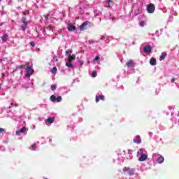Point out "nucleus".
I'll return each mask as SVG.
<instances>
[{
	"label": "nucleus",
	"mask_w": 179,
	"mask_h": 179,
	"mask_svg": "<svg viewBox=\"0 0 179 179\" xmlns=\"http://www.w3.org/2000/svg\"><path fill=\"white\" fill-rule=\"evenodd\" d=\"M34 73V70H33V69L31 68V66H27V73L25 76L27 78H30V76H31V74Z\"/></svg>",
	"instance_id": "nucleus-1"
},
{
	"label": "nucleus",
	"mask_w": 179,
	"mask_h": 179,
	"mask_svg": "<svg viewBox=\"0 0 179 179\" xmlns=\"http://www.w3.org/2000/svg\"><path fill=\"white\" fill-rule=\"evenodd\" d=\"M89 24H90V22L89 21H86L84 22L80 27L79 29L81 31H83V30H86V29H87V26H89Z\"/></svg>",
	"instance_id": "nucleus-2"
},
{
	"label": "nucleus",
	"mask_w": 179,
	"mask_h": 179,
	"mask_svg": "<svg viewBox=\"0 0 179 179\" xmlns=\"http://www.w3.org/2000/svg\"><path fill=\"white\" fill-rule=\"evenodd\" d=\"M155 9H156V8L155 7V4L150 3L148 6L147 11L148 13H153V12H155Z\"/></svg>",
	"instance_id": "nucleus-3"
},
{
	"label": "nucleus",
	"mask_w": 179,
	"mask_h": 179,
	"mask_svg": "<svg viewBox=\"0 0 179 179\" xmlns=\"http://www.w3.org/2000/svg\"><path fill=\"white\" fill-rule=\"evenodd\" d=\"M22 22L23 23L22 29L23 31H26V29H27V20L25 17H22Z\"/></svg>",
	"instance_id": "nucleus-4"
},
{
	"label": "nucleus",
	"mask_w": 179,
	"mask_h": 179,
	"mask_svg": "<svg viewBox=\"0 0 179 179\" xmlns=\"http://www.w3.org/2000/svg\"><path fill=\"white\" fill-rule=\"evenodd\" d=\"M67 29L69 30V31H73L76 30V27L73 26V24H72V23L68 22Z\"/></svg>",
	"instance_id": "nucleus-5"
},
{
	"label": "nucleus",
	"mask_w": 179,
	"mask_h": 179,
	"mask_svg": "<svg viewBox=\"0 0 179 179\" xmlns=\"http://www.w3.org/2000/svg\"><path fill=\"white\" fill-rule=\"evenodd\" d=\"M144 52L145 54H150L152 52V46L150 45H146L144 47Z\"/></svg>",
	"instance_id": "nucleus-6"
},
{
	"label": "nucleus",
	"mask_w": 179,
	"mask_h": 179,
	"mask_svg": "<svg viewBox=\"0 0 179 179\" xmlns=\"http://www.w3.org/2000/svg\"><path fill=\"white\" fill-rule=\"evenodd\" d=\"M126 66L127 68H132L135 66V62H134V60H129L128 62L126 63Z\"/></svg>",
	"instance_id": "nucleus-7"
},
{
	"label": "nucleus",
	"mask_w": 179,
	"mask_h": 179,
	"mask_svg": "<svg viewBox=\"0 0 179 179\" xmlns=\"http://www.w3.org/2000/svg\"><path fill=\"white\" fill-rule=\"evenodd\" d=\"M148 159V155L143 154L142 155H140V157L138 158V162H145Z\"/></svg>",
	"instance_id": "nucleus-8"
},
{
	"label": "nucleus",
	"mask_w": 179,
	"mask_h": 179,
	"mask_svg": "<svg viewBox=\"0 0 179 179\" xmlns=\"http://www.w3.org/2000/svg\"><path fill=\"white\" fill-rule=\"evenodd\" d=\"M26 127H23L20 131H16V135H17V136H20V134L26 132Z\"/></svg>",
	"instance_id": "nucleus-9"
},
{
	"label": "nucleus",
	"mask_w": 179,
	"mask_h": 179,
	"mask_svg": "<svg viewBox=\"0 0 179 179\" xmlns=\"http://www.w3.org/2000/svg\"><path fill=\"white\" fill-rule=\"evenodd\" d=\"M100 100H102V101H104V96L101 95V96H96L95 99L96 103H99Z\"/></svg>",
	"instance_id": "nucleus-10"
},
{
	"label": "nucleus",
	"mask_w": 179,
	"mask_h": 179,
	"mask_svg": "<svg viewBox=\"0 0 179 179\" xmlns=\"http://www.w3.org/2000/svg\"><path fill=\"white\" fill-rule=\"evenodd\" d=\"M9 37L8 36V34H4L3 35V36L1 37V40L3 41V43H6V41H8Z\"/></svg>",
	"instance_id": "nucleus-11"
},
{
	"label": "nucleus",
	"mask_w": 179,
	"mask_h": 179,
	"mask_svg": "<svg viewBox=\"0 0 179 179\" xmlns=\"http://www.w3.org/2000/svg\"><path fill=\"white\" fill-rule=\"evenodd\" d=\"M166 57H167V53L166 52H162L160 57H159V61H163L166 59Z\"/></svg>",
	"instance_id": "nucleus-12"
},
{
	"label": "nucleus",
	"mask_w": 179,
	"mask_h": 179,
	"mask_svg": "<svg viewBox=\"0 0 179 179\" xmlns=\"http://www.w3.org/2000/svg\"><path fill=\"white\" fill-rule=\"evenodd\" d=\"M55 117H49L47 119V122H48V124H52L55 121Z\"/></svg>",
	"instance_id": "nucleus-13"
},
{
	"label": "nucleus",
	"mask_w": 179,
	"mask_h": 179,
	"mask_svg": "<svg viewBox=\"0 0 179 179\" xmlns=\"http://www.w3.org/2000/svg\"><path fill=\"white\" fill-rule=\"evenodd\" d=\"M150 65L155 66L156 65V59L152 57L150 61Z\"/></svg>",
	"instance_id": "nucleus-14"
},
{
	"label": "nucleus",
	"mask_w": 179,
	"mask_h": 179,
	"mask_svg": "<svg viewBox=\"0 0 179 179\" xmlns=\"http://www.w3.org/2000/svg\"><path fill=\"white\" fill-rule=\"evenodd\" d=\"M54 29H55L54 27L50 25V26L47 27L44 29V31H45V30H49L50 31H52L54 30Z\"/></svg>",
	"instance_id": "nucleus-15"
},
{
	"label": "nucleus",
	"mask_w": 179,
	"mask_h": 179,
	"mask_svg": "<svg viewBox=\"0 0 179 179\" xmlns=\"http://www.w3.org/2000/svg\"><path fill=\"white\" fill-rule=\"evenodd\" d=\"M76 58V55H70V56H69V61L72 62V61L75 60Z\"/></svg>",
	"instance_id": "nucleus-16"
},
{
	"label": "nucleus",
	"mask_w": 179,
	"mask_h": 179,
	"mask_svg": "<svg viewBox=\"0 0 179 179\" xmlns=\"http://www.w3.org/2000/svg\"><path fill=\"white\" fill-rule=\"evenodd\" d=\"M110 3H113V1L111 0H108L106 1V5L105 6L106 8H110L111 5Z\"/></svg>",
	"instance_id": "nucleus-17"
},
{
	"label": "nucleus",
	"mask_w": 179,
	"mask_h": 179,
	"mask_svg": "<svg viewBox=\"0 0 179 179\" xmlns=\"http://www.w3.org/2000/svg\"><path fill=\"white\" fill-rule=\"evenodd\" d=\"M142 155H143V149L141 148L138 150L137 152V156H141Z\"/></svg>",
	"instance_id": "nucleus-18"
},
{
	"label": "nucleus",
	"mask_w": 179,
	"mask_h": 179,
	"mask_svg": "<svg viewBox=\"0 0 179 179\" xmlns=\"http://www.w3.org/2000/svg\"><path fill=\"white\" fill-rule=\"evenodd\" d=\"M157 160L158 163L162 164L163 162H164V157H163V156H160Z\"/></svg>",
	"instance_id": "nucleus-19"
},
{
	"label": "nucleus",
	"mask_w": 179,
	"mask_h": 179,
	"mask_svg": "<svg viewBox=\"0 0 179 179\" xmlns=\"http://www.w3.org/2000/svg\"><path fill=\"white\" fill-rule=\"evenodd\" d=\"M66 66H68V68H72V66H73V65L72 64V62L69 61L68 62H66Z\"/></svg>",
	"instance_id": "nucleus-20"
},
{
	"label": "nucleus",
	"mask_w": 179,
	"mask_h": 179,
	"mask_svg": "<svg viewBox=\"0 0 179 179\" xmlns=\"http://www.w3.org/2000/svg\"><path fill=\"white\" fill-rule=\"evenodd\" d=\"M50 100L51 101H52L53 103H55V101H57V96H55V95H52L50 96Z\"/></svg>",
	"instance_id": "nucleus-21"
},
{
	"label": "nucleus",
	"mask_w": 179,
	"mask_h": 179,
	"mask_svg": "<svg viewBox=\"0 0 179 179\" xmlns=\"http://www.w3.org/2000/svg\"><path fill=\"white\" fill-rule=\"evenodd\" d=\"M134 143H138V144L142 143V139L141 138L134 139Z\"/></svg>",
	"instance_id": "nucleus-22"
},
{
	"label": "nucleus",
	"mask_w": 179,
	"mask_h": 179,
	"mask_svg": "<svg viewBox=\"0 0 179 179\" xmlns=\"http://www.w3.org/2000/svg\"><path fill=\"white\" fill-rule=\"evenodd\" d=\"M72 52H73L72 50L69 49V50H66V55H69V56H71Z\"/></svg>",
	"instance_id": "nucleus-23"
},
{
	"label": "nucleus",
	"mask_w": 179,
	"mask_h": 179,
	"mask_svg": "<svg viewBox=\"0 0 179 179\" xmlns=\"http://www.w3.org/2000/svg\"><path fill=\"white\" fill-rule=\"evenodd\" d=\"M57 69L56 66L53 67L52 69L51 70V73H53V75H55L57 73Z\"/></svg>",
	"instance_id": "nucleus-24"
},
{
	"label": "nucleus",
	"mask_w": 179,
	"mask_h": 179,
	"mask_svg": "<svg viewBox=\"0 0 179 179\" xmlns=\"http://www.w3.org/2000/svg\"><path fill=\"white\" fill-rule=\"evenodd\" d=\"M56 101L57 103H61V101H62V96H58L57 98H56Z\"/></svg>",
	"instance_id": "nucleus-25"
},
{
	"label": "nucleus",
	"mask_w": 179,
	"mask_h": 179,
	"mask_svg": "<svg viewBox=\"0 0 179 179\" xmlns=\"http://www.w3.org/2000/svg\"><path fill=\"white\" fill-rule=\"evenodd\" d=\"M91 76L92 78H96V76H97V73L96 71H92Z\"/></svg>",
	"instance_id": "nucleus-26"
},
{
	"label": "nucleus",
	"mask_w": 179,
	"mask_h": 179,
	"mask_svg": "<svg viewBox=\"0 0 179 179\" xmlns=\"http://www.w3.org/2000/svg\"><path fill=\"white\" fill-rule=\"evenodd\" d=\"M43 17H45V19H46V20H48L50 18H51V17L50 16V14L43 15Z\"/></svg>",
	"instance_id": "nucleus-27"
},
{
	"label": "nucleus",
	"mask_w": 179,
	"mask_h": 179,
	"mask_svg": "<svg viewBox=\"0 0 179 179\" xmlns=\"http://www.w3.org/2000/svg\"><path fill=\"white\" fill-rule=\"evenodd\" d=\"M17 68H18L19 69H22V68H26V65H24V64H21V65L17 66Z\"/></svg>",
	"instance_id": "nucleus-28"
},
{
	"label": "nucleus",
	"mask_w": 179,
	"mask_h": 179,
	"mask_svg": "<svg viewBox=\"0 0 179 179\" xmlns=\"http://www.w3.org/2000/svg\"><path fill=\"white\" fill-rule=\"evenodd\" d=\"M140 26H141V27H143V26H145V21H141V22H140Z\"/></svg>",
	"instance_id": "nucleus-29"
},
{
	"label": "nucleus",
	"mask_w": 179,
	"mask_h": 179,
	"mask_svg": "<svg viewBox=\"0 0 179 179\" xmlns=\"http://www.w3.org/2000/svg\"><path fill=\"white\" fill-rule=\"evenodd\" d=\"M51 89L52 91L55 90V89H57V86L55 85H51Z\"/></svg>",
	"instance_id": "nucleus-30"
},
{
	"label": "nucleus",
	"mask_w": 179,
	"mask_h": 179,
	"mask_svg": "<svg viewBox=\"0 0 179 179\" xmlns=\"http://www.w3.org/2000/svg\"><path fill=\"white\" fill-rule=\"evenodd\" d=\"M30 45H31V47H36V43H34V42H31Z\"/></svg>",
	"instance_id": "nucleus-31"
},
{
	"label": "nucleus",
	"mask_w": 179,
	"mask_h": 179,
	"mask_svg": "<svg viewBox=\"0 0 179 179\" xmlns=\"http://www.w3.org/2000/svg\"><path fill=\"white\" fill-rule=\"evenodd\" d=\"M99 59H100V57L99 56H96L95 58H94V61H99Z\"/></svg>",
	"instance_id": "nucleus-32"
},
{
	"label": "nucleus",
	"mask_w": 179,
	"mask_h": 179,
	"mask_svg": "<svg viewBox=\"0 0 179 179\" xmlns=\"http://www.w3.org/2000/svg\"><path fill=\"white\" fill-rule=\"evenodd\" d=\"M129 168H124L123 169V171H129Z\"/></svg>",
	"instance_id": "nucleus-33"
},
{
	"label": "nucleus",
	"mask_w": 179,
	"mask_h": 179,
	"mask_svg": "<svg viewBox=\"0 0 179 179\" xmlns=\"http://www.w3.org/2000/svg\"><path fill=\"white\" fill-rule=\"evenodd\" d=\"M4 131H5V129H3V128H1V127H0V134H1V132H4Z\"/></svg>",
	"instance_id": "nucleus-34"
},
{
	"label": "nucleus",
	"mask_w": 179,
	"mask_h": 179,
	"mask_svg": "<svg viewBox=\"0 0 179 179\" xmlns=\"http://www.w3.org/2000/svg\"><path fill=\"white\" fill-rule=\"evenodd\" d=\"M171 83H174V82H176V78H172L171 80Z\"/></svg>",
	"instance_id": "nucleus-35"
},
{
	"label": "nucleus",
	"mask_w": 179,
	"mask_h": 179,
	"mask_svg": "<svg viewBox=\"0 0 179 179\" xmlns=\"http://www.w3.org/2000/svg\"><path fill=\"white\" fill-rule=\"evenodd\" d=\"M32 149L33 150H36V145H32Z\"/></svg>",
	"instance_id": "nucleus-36"
},
{
	"label": "nucleus",
	"mask_w": 179,
	"mask_h": 179,
	"mask_svg": "<svg viewBox=\"0 0 179 179\" xmlns=\"http://www.w3.org/2000/svg\"><path fill=\"white\" fill-rule=\"evenodd\" d=\"M79 64H80V65L82 66V65H83V62H82V61H80L79 62Z\"/></svg>",
	"instance_id": "nucleus-37"
},
{
	"label": "nucleus",
	"mask_w": 179,
	"mask_h": 179,
	"mask_svg": "<svg viewBox=\"0 0 179 179\" xmlns=\"http://www.w3.org/2000/svg\"><path fill=\"white\" fill-rule=\"evenodd\" d=\"M136 139H141V136H136Z\"/></svg>",
	"instance_id": "nucleus-38"
},
{
	"label": "nucleus",
	"mask_w": 179,
	"mask_h": 179,
	"mask_svg": "<svg viewBox=\"0 0 179 179\" xmlns=\"http://www.w3.org/2000/svg\"><path fill=\"white\" fill-rule=\"evenodd\" d=\"M104 38H105V37H104V36H102V37L101 38V40H104Z\"/></svg>",
	"instance_id": "nucleus-39"
},
{
	"label": "nucleus",
	"mask_w": 179,
	"mask_h": 179,
	"mask_svg": "<svg viewBox=\"0 0 179 179\" xmlns=\"http://www.w3.org/2000/svg\"><path fill=\"white\" fill-rule=\"evenodd\" d=\"M18 2H22L23 0H17Z\"/></svg>",
	"instance_id": "nucleus-40"
},
{
	"label": "nucleus",
	"mask_w": 179,
	"mask_h": 179,
	"mask_svg": "<svg viewBox=\"0 0 179 179\" xmlns=\"http://www.w3.org/2000/svg\"><path fill=\"white\" fill-rule=\"evenodd\" d=\"M56 62H58V59H56Z\"/></svg>",
	"instance_id": "nucleus-41"
},
{
	"label": "nucleus",
	"mask_w": 179,
	"mask_h": 179,
	"mask_svg": "<svg viewBox=\"0 0 179 179\" xmlns=\"http://www.w3.org/2000/svg\"><path fill=\"white\" fill-rule=\"evenodd\" d=\"M11 106H13V103H11Z\"/></svg>",
	"instance_id": "nucleus-42"
},
{
	"label": "nucleus",
	"mask_w": 179,
	"mask_h": 179,
	"mask_svg": "<svg viewBox=\"0 0 179 179\" xmlns=\"http://www.w3.org/2000/svg\"><path fill=\"white\" fill-rule=\"evenodd\" d=\"M0 89H1V86H0Z\"/></svg>",
	"instance_id": "nucleus-43"
}]
</instances>
